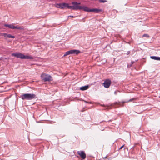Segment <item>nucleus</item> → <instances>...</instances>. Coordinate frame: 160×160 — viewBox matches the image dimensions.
<instances>
[{
    "instance_id": "nucleus-1",
    "label": "nucleus",
    "mask_w": 160,
    "mask_h": 160,
    "mask_svg": "<svg viewBox=\"0 0 160 160\" xmlns=\"http://www.w3.org/2000/svg\"><path fill=\"white\" fill-rule=\"evenodd\" d=\"M21 98L22 100H31L36 98L37 97L34 93H25L21 95Z\"/></svg>"
},
{
    "instance_id": "nucleus-2",
    "label": "nucleus",
    "mask_w": 160,
    "mask_h": 160,
    "mask_svg": "<svg viewBox=\"0 0 160 160\" xmlns=\"http://www.w3.org/2000/svg\"><path fill=\"white\" fill-rule=\"evenodd\" d=\"M12 56L15 57L16 58H19L21 59H33V57L31 56L25 55L21 53H12L11 54Z\"/></svg>"
},
{
    "instance_id": "nucleus-3",
    "label": "nucleus",
    "mask_w": 160,
    "mask_h": 160,
    "mask_svg": "<svg viewBox=\"0 0 160 160\" xmlns=\"http://www.w3.org/2000/svg\"><path fill=\"white\" fill-rule=\"evenodd\" d=\"M72 4L73 6H69L68 8L73 10H78L82 9V6H79V5L80 4V2H77L74 1L72 2Z\"/></svg>"
},
{
    "instance_id": "nucleus-4",
    "label": "nucleus",
    "mask_w": 160,
    "mask_h": 160,
    "mask_svg": "<svg viewBox=\"0 0 160 160\" xmlns=\"http://www.w3.org/2000/svg\"><path fill=\"white\" fill-rule=\"evenodd\" d=\"M42 79L45 82L50 81L53 80L52 77L50 75L45 73H42L41 75Z\"/></svg>"
},
{
    "instance_id": "nucleus-5",
    "label": "nucleus",
    "mask_w": 160,
    "mask_h": 160,
    "mask_svg": "<svg viewBox=\"0 0 160 160\" xmlns=\"http://www.w3.org/2000/svg\"><path fill=\"white\" fill-rule=\"evenodd\" d=\"M5 26L6 27H8L10 29H17L18 30H23L24 29V28L23 27H21L19 26H13L12 24H5Z\"/></svg>"
},
{
    "instance_id": "nucleus-6",
    "label": "nucleus",
    "mask_w": 160,
    "mask_h": 160,
    "mask_svg": "<svg viewBox=\"0 0 160 160\" xmlns=\"http://www.w3.org/2000/svg\"><path fill=\"white\" fill-rule=\"evenodd\" d=\"M68 4L65 3H57L55 5V7L61 9H64L65 7L68 8Z\"/></svg>"
},
{
    "instance_id": "nucleus-7",
    "label": "nucleus",
    "mask_w": 160,
    "mask_h": 160,
    "mask_svg": "<svg viewBox=\"0 0 160 160\" xmlns=\"http://www.w3.org/2000/svg\"><path fill=\"white\" fill-rule=\"evenodd\" d=\"M111 81L109 79H106L103 83V86L106 88H108L110 86Z\"/></svg>"
},
{
    "instance_id": "nucleus-8",
    "label": "nucleus",
    "mask_w": 160,
    "mask_h": 160,
    "mask_svg": "<svg viewBox=\"0 0 160 160\" xmlns=\"http://www.w3.org/2000/svg\"><path fill=\"white\" fill-rule=\"evenodd\" d=\"M68 52L69 55L77 54L79 53L80 52L79 50L74 49L70 50L68 51Z\"/></svg>"
},
{
    "instance_id": "nucleus-9",
    "label": "nucleus",
    "mask_w": 160,
    "mask_h": 160,
    "mask_svg": "<svg viewBox=\"0 0 160 160\" xmlns=\"http://www.w3.org/2000/svg\"><path fill=\"white\" fill-rule=\"evenodd\" d=\"M78 153L80 155V156L83 159H84L86 158V154L84 151H78Z\"/></svg>"
},
{
    "instance_id": "nucleus-10",
    "label": "nucleus",
    "mask_w": 160,
    "mask_h": 160,
    "mask_svg": "<svg viewBox=\"0 0 160 160\" xmlns=\"http://www.w3.org/2000/svg\"><path fill=\"white\" fill-rule=\"evenodd\" d=\"M2 36H4L5 38H15V36H14L12 35L9 34L7 33H3Z\"/></svg>"
},
{
    "instance_id": "nucleus-11",
    "label": "nucleus",
    "mask_w": 160,
    "mask_h": 160,
    "mask_svg": "<svg viewBox=\"0 0 160 160\" xmlns=\"http://www.w3.org/2000/svg\"><path fill=\"white\" fill-rule=\"evenodd\" d=\"M82 9H83L84 11L87 12H90V11L91 9H89L88 7L82 6Z\"/></svg>"
},
{
    "instance_id": "nucleus-12",
    "label": "nucleus",
    "mask_w": 160,
    "mask_h": 160,
    "mask_svg": "<svg viewBox=\"0 0 160 160\" xmlns=\"http://www.w3.org/2000/svg\"><path fill=\"white\" fill-rule=\"evenodd\" d=\"M89 87V86L88 85H86L84 86L81 87L80 88V90L82 91H84L87 89Z\"/></svg>"
},
{
    "instance_id": "nucleus-13",
    "label": "nucleus",
    "mask_w": 160,
    "mask_h": 160,
    "mask_svg": "<svg viewBox=\"0 0 160 160\" xmlns=\"http://www.w3.org/2000/svg\"><path fill=\"white\" fill-rule=\"evenodd\" d=\"M102 11V10L100 9H91L90 12H101Z\"/></svg>"
},
{
    "instance_id": "nucleus-14",
    "label": "nucleus",
    "mask_w": 160,
    "mask_h": 160,
    "mask_svg": "<svg viewBox=\"0 0 160 160\" xmlns=\"http://www.w3.org/2000/svg\"><path fill=\"white\" fill-rule=\"evenodd\" d=\"M150 58L155 60H159V57L157 56H151Z\"/></svg>"
},
{
    "instance_id": "nucleus-15",
    "label": "nucleus",
    "mask_w": 160,
    "mask_h": 160,
    "mask_svg": "<svg viewBox=\"0 0 160 160\" xmlns=\"http://www.w3.org/2000/svg\"><path fill=\"white\" fill-rule=\"evenodd\" d=\"M135 99V98H132L131 99H129V100H128V101H126L124 102H131L132 100H134Z\"/></svg>"
},
{
    "instance_id": "nucleus-16",
    "label": "nucleus",
    "mask_w": 160,
    "mask_h": 160,
    "mask_svg": "<svg viewBox=\"0 0 160 160\" xmlns=\"http://www.w3.org/2000/svg\"><path fill=\"white\" fill-rule=\"evenodd\" d=\"M107 1L106 0H99V2L101 3H104L107 2Z\"/></svg>"
},
{
    "instance_id": "nucleus-17",
    "label": "nucleus",
    "mask_w": 160,
    "mask_h": 160,
    "mask_svg": "<svg viewBox=\"0 0 160 160\" xmlns=\"http://www.w3.org/2000/svg\"><path fill=\"white\" fill-rule=\"evenodd\" d=\"M8 59L6 58H2V57H0V60H3L4 61V60L5 59Z\"/></svg>"
},
{
    "instance_id": "nucleus-18",
    "label": "nucleus",
    "mask_w": 160,
    "mask_h": 160,
    "mask_svg": "<svg viewBox=\"0 0 160 160\" xmlns=\"http://www.w3.org/2000/svg\"><path fill=\"white\" fill-rule=\"evenodd\" d=\"M142 37H147L148 38L149 37V36L148 35V34H143V35Z\"/></svg>"
},
{
    "instance_id": "nucleus-19",
    "label": "nucleus",
    "mask_w": 160,
    "mask_h": 160,
    "mask_svg": "<svg viewBox=\"0 0 160 160\" xmlns=\"http://www.w3.org/2000/svg\"><path fill=\"white\" fill-rule=\"evenodd\" d=\"M69 55V54H68V51H67V52H66L65 53H64V55L63 56H64V57H65V56H66L68 55Z\"/></svg>"
},
{
    "instance_id": "nucleus-20",
    "label": "nucleus",
    "mask_w": 160,
    "mask_h": 160,
    "mask_svg": "<svg viewBox=\"0 0 160 160\" xmlns=\"http://www.w3.org/2000/svg\"><path fill=\"white\" fill-rule=\"evenodd\" d=\"M130 53V51H128L127 52V54L128 55Z\"/></svg>"
},
{
    "instance_id": "nucleus-21",
    "label": "nucleus",
    "mask_w": 160,
    "mask_h": 160,
    "mask_svg": "<svg viewBox=\"0 0 160 160\" xmlns=\"http://www.w3.org/2000/svg\"><path fill=\"white\" fill-rule=\"evenodd\" d=\"M134 62V61H132V62H131V65H130V66H131L132 65V64H133Z\"/></svg>"
},
{
    "instance_id": "nucleus-22",
    "label": "nucleus",
    "mask_w": 160,
    "mask_h": 160,
    "mask_svg": "<svg viewBox=\"0 0 160 160\" xmlns=\"http://www.w3.org/2000/svg\"><path fill=\"white\" fill-rule=\"evenodd\" d=\"M124 146V145H123L121 147H120L119 148V149H121Z\"/></svg>"
},
{
    "instance_id": "nucleus-23",
    "label": "nucleus",
    "mask_w": 160,
    "mask_h": 160,
    "mask_svg": "<svg viewBox=\"0 0 160 160\" xmlns=\"http://www.w3.org/2000/svg\"><path fill=\"white\" fill-rule=\"evenodd\" d=\"M114 93L115 94H117V91H115L114 92Z\"/></svg>"
},
{
    "instance_id": "nucleus-24",
    "label": "nucleus",
    "mask_w": 160,
    "mask_h": 160,
    "mask_svg": "<svg viewBox=\"0 0 160 160\" xmlns=\"http://www.w3.org/2000/svg\"><path fill=\"white\" fill-rule=\"evenodd\" d=\"M69 17H71L72 18L74 17V16H70Z\"/></svg>"
},
{
    "instance_id": "nucleus-25",
    "label": "nucleus",
    "mask_w": 160,
    "mask_h": 160,
    "mask_svg": "<svg viewBox=\"0 0 160 160\" xmlns=\"http://www.w3.org/2000/svg\"><path fill=\"white\" fill-rule=\"evenodd\" d=\"M83 101L86 103H88L86 101L84 100Z\"/></svg>"
},
{
    "instance_id": "nucleus-26",
    "label": "nucleus",
    "mask_w": 160,
    "mask_h": 160,
    "mask_svg": "<svg viewBox=\"0 0 160 160\" xmlns=\"http://www.w3.org/2000/svg\"><path fill=\"white\" fill-rule=\"evenodd\" d=\"M159 60L160 61V57H159Z\"/></svg>"
}]
</instances>
